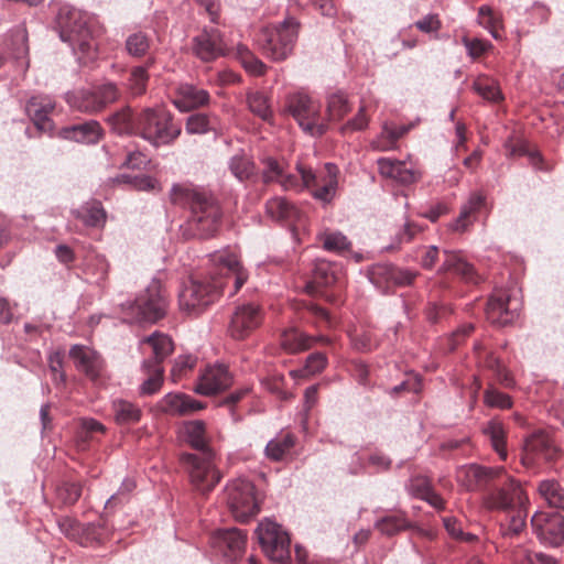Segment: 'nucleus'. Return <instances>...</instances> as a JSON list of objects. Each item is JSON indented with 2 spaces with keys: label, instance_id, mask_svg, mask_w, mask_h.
Masks as SVG:
<instances>
[{
  "label": "nucleus",
  "instance_id": "c85d7f7f",
  "mask_svg": "<svg viewBox=\"0 0 564 564\" xmlns=\"http://www.w3.org/2000/svg\"><path fill=\"white\" fill-rule=\"evenodd\" d=\"M467 478V489L476 490L487 486L491 480L500 478L506 474L503 467H486L471 464L465 466L462 470Z\"/></svg>",
  "mask_w": 564,
  "mask_h": 564
},
{
  "label": "nucleus",
  "instance_id": "680f3d73",
  "mask_svg": "<svg viewBox=\"0 0 564 564\" xmlns=\"http://www.w3.org/2000/svg\"><path fill=\"white\" fill-rule=\"evenodd\" d=\"M57 492L64 503L74 505L82 496V485L75 481H67L58 488Z\"/></svg>",
  "mask_w": 564,
  "mask_h": 564
},
{
  "label": "nucleus",
  "instance_id": "423d86ee",
  "mask_svg": "<svg viewBox=\"0 0 564 564\" xmlns=\"http://www.w3.org/2000/svg\"><path fill=\"white\" fill-rule=\"evenodd\" d=\"M319 101L307 94L296 91L285 98L284 111L291 115L300 128L311 137H322L327 131Z\"/></svg>",
  "mask_w": 564,
  "mask_h": 564
},
{
  "label": "nucleus",
  "instance_id": "37998d69",
  "mask_svg": "<svg viewBox=\"0 0 564 564\" xmlns=\"http://www.w3.org/2000/svg\"><path fill=\"white\" fill-rule=\"evenodd\" d=\"M410 126L393 127L384 123L381 133L371 142V147L378 151H388L395 147L397 141L403 137Z\"/></svg>",
  "mask_w": 564,
  "mask_h": 564
},
{
  "label": "nucleus",
  "instance_id": "f03ea898",
  "mask_svg": "<svg viewBox=\"0 0 564 564\" xmlns=\"http://www.w3.org/2000/svg\"><path fill=\"white\" fill-rule=\"evenodd\" d=\"M171 199L174 204L189 208L187 226L194 237L207 239L217 232L223 214L217 199L210 193L196 187L174 185Z\"/></svg>",
  "mask_w": 564,
  "mask_h": 564
},
{
  "label": "nucleus",
  "instance_id": "4be33fe9",
  "mask_svg": "<svg viewBox=\"0 0 564 564\" xmlns=\"http://www.w3.org/2000/svg\"><path fill=\"white\" fill-rule=\"evenodd\" d=\"M161 413L171 416L189 415L206 408L202 401L182 392L166 393L156 404Z\"/></svg>",
  "mask_w": 564,
  "mask_h": 564
},
{
  "label": "nucleus",
  "instance_id": "4468645a",
  "mask_svg": "<svg viewBox=\"0 0 564 564\" xmlns=\"http://www.w3.org/2000/svg\"><path fill=\"white\" fill-rule=\"evenodd\" d=\"M247 534L237 528L220 529L212 536V545L216 553L228 562L240 560L245 553Z\"/></svg>",
  "mask_w": 564,
  "mask_h": 564
},
{
  "label": "nucleus",
  "instance_id": "c9c22d12",
  "mask_svg": "<svg viewBox=\"0 0 564 564\" xmlns=\"http://www.w3.org/2000/svg\"><path fill=\"white\" fill-rule=\"evenodd\" d=\"M317 340L328 341L322 336L312 337L297 328H290L282 333L280 343L284 350L296 354L311 348Z\"/></svg>",
  "mask_w": 564,
  "mask_h": 564
},
{
  "label": "nucleus",
  "instance_id": "1a4fd4ad",
  "mask_svg": "<svg viewBox=\"0 0 564 564\" xmlns=\"http://www.w3.org/2000/svg\"><path fill=\"white\" fill-rule=\"evenodd\" d=\"M225 499L232 517L247 522L260 511L254 485L246 478H236L225 487Z\"/></svg>",
  "mask_w": 564,
  "mask_h": 564
},
{
  "label": "nucleus",
  "instance_id": "774afa93",
  "mask_svg": "<svg viewBox=\"0 0 564 564\" xmlns=\"http://www.w3.org/2000/svg\"><path fill=\"white\" fill-rule=\"evenodd\" d=\"M369 119L366 116V108L361 106L357 112V115L348 120L341 128V133H346L348 131H360L368 127Z\"/></svg>",
  "mask_w": 564,
  "mask_h": 564
},
{
  "label": "nucleus",
  "instance_id": "f3484780",
  "mask_svg": "<svg viewBox=\"0 0 564 564\" xmlns=\"http://www.w3.org/2000/svg\"><path fill=\"white\" fill-rule=\"evenodd\" d=\"M192 50L203 62H212L223 56L227 47L221 32L216 28H205L192 41Z\"/></svg>",
  "mask_w": 564,
  "mask_h": 564
},
{
  "label": "nucleus",
  "instance_id": "6e6d98bb",
  "mask_svg": "<svg viewBox=\"0 0 564 564\" xmlns=\"http://www.w3.org/2000/svg\"><path fill=\"white\" fill-rule=\"evenodd\" d=\"M349 111L350 105L344 93L338 91L328 96L327 113L329 120H339Z\"/></svg>",
  "mask_w": 564,
  "mask_h": 564
},
{
  "label": "nucleus",
  "instance_id": "bb28decb",
  "mask_svg": "<svg viewBox=\"0 0 564 564\" xmlns=\"http://www.w3.org/2000/svg\"><path fill=\"white\" fill-rule=\"evenodd\" d=\"M445 260L438 269L440 273L453 272L466 282L477 283L479 276L471 263L466 261L459 251L444 250Z\"/></svg>",
  "mask_w": 564,
  "mask_h": 564
},
{
  "label": "nucleus",
  "instance_id": "7c9ffc66",
  "mask_svg": "<svg viewBox=\"0 0 564 564\" xmlns=\"http://www.w3.org/2000/svg\"><path fill=\"white\" fill-rule=\"evenodd\" d=\"M267 214L274 220L294 225L302 218L300 209L284 197H273L265 204Z\"/></svg>",
  "mask_w": 564,
  "mask_h": 564
},
{
  "label": "nucleus",
  "instance_id": "f704fd0d",
  "mask_svg": "<svg viewBox=\"0 0 564 564\" xmlns=\"http://www.w3.org/2000/svg\"><path fill=\"white\" fill-rule=\"evenodd\" d=\"M417 272L409 269L398 268L391 264L378 265L373 269L370 280L376 283L377 276H382L388 283L398 286L411 285L416 278Z\"/></svg>",
  "mask_w": 564,
  "mask_h": 564
},
{
  "label": "nucleus",
  "instance_id": "864d4df0",
  "mask_svg": "<svg viewBox=\"0 0 564 564\" xmlns=\"http://www.w3.org/2000/svg\"><path fill=\"white\" fill-rule=\"evenodd\" d=\"M485 367L492 371L495 379L505 388H513L516 381L510 372L505 368L501 361L494 355H488L485 360Z\"/></svg>",
  "mask_w": 564,
  "mask_h": 564
},
{
  "label": "nucleus",
  "instance_id": "b1692460",
  "mask_svg": "<svg viewBox=\"0 0 564 564\" xmlns=\"http://www.w3.org/2000/svg\"><path fill=\"white\" fill-rule=\"evenodd\" d=\"M209 100L210 96L207 90L193 84L184 83L177 86L173 104L178 110L187 112L208 105Z\"/></svg>",
  "mask_w": 564,
  "mask_h": 564
},
{
  "label": "nucleus",
  "instance_id": "a878e982",
  "mask_svg": "<svg viewBox=\"0 0 564 564\" xmlns=\"http://www.w3.org/2000/svg\"><path fill=\"white\" fill-rule=\"evenodd\" d=\"M62 139L85 144H96L101 135L102 129L96 120H88L82 123L67 126L58 131Z\"/></svg>",
  "mask_w": 564,
  "mask_h": 564
},
{
  "label": "nucleus",
  "instance_id": "20e7f679",
  "mask_svg": "<svg viewBox=\"0 0 564 564\" xmlns=\"http://www.w3.org/2000/svg\"><path fill=\"white\" fill-rule=\"evenodd\" d=\"M166 310V294L161 282L155 279L138 294L134 301L120 304L123 319L128 323H156L165 316Z\"/></svg>",
  "mask_w": 564,
  "mask_h": 564
},
{
  "label": "nucleus",
  "instance_id": "09e8293b",
  "mask_svg": "<svg viewBox=\"0 0 564 564\" xmlns=\"http://www.w3.org/2000/svg\"><path fill=\"white\" fill-rule=\"evenodd\" d=\"M151 63H148L145 66H135L131 69L127 88L132 96H141L147 91V86L149 82L148 68Z\"/></svg>",
  "mask_w": 564,
  "mask_h": 564
},
{
  "label": "nucleus",
  "instance_id": "ea45409f",
  "mask_svg": "<svg viewBox=\"0 0 564 564\" xmlns=\"http://www.w3.org/2000/svg\"><path fill=\"white\" fill-rule=\"evenodd\" d=\"M77 219L82 220L87 227H102L106 223V210L98 200H90L85 203L78 209L74 210Z\"/></svg>",
  "mask_w": 564,
  "mask_h": 564
},
{
  "label": "nucleus",
  "instance_id": "e2e57ef3",
  "mask_svg": "<svg viewBox=\"0 0 564 564\" xmlns=\"http://www.w3.org/2000/svg\"><path fill=\"white\" fill-rule=\"evenodd\" d=\"M432 489L431 481L425 476H415L408 485L409 492L420 499H423Z\"/></svg>",
  "mask_w": 564,
  "mask_h": 564
},
{
  "label": "nucleus",
  "instance_id": "c756f323",
  "mask_svg": "<svg viewBox=\"0 0 564 564\" xmlns=\"http://www.w3.org/2000/svg\"><path fill=\"white\" fill-rule=\"evenodd\" d=\"M184 434L186 442L197 451L196 454L216 457V453L209 446L204 421L195 420L187 422L184 425Z\"/></svg>",
  "mask_w": 564,
  "mask_h": 564
},
{
  "label": "nucleus",
  "instance_id": "aec40b11",
  "mask_svg": "<svg viewBox=\"0 0 564 564\" xmlns=\"http://www.w3.org/2000/svg\"><path fill=\"white\" fill-rule=\"evenodd\" d=\"M68 355L76 369L91 381L96 382L102 377L106 364L101 355L95 349L85 345H73Z\"/></svg>",
  "mask_w": 564,
  "mask_h": 564
},
{
  "label": "nucleus",
  "instance_id": "e433bc0d",
  "mask_svg": "<svg viewBox=\"0 0 564 564\" xmlns=\"http://www.w3.org/2000/svg\"><path fill=\"white\" fill-rule=\"evenodd\" d=\"M111 410L115 422L118 425L137 424L143 416V411L137 403L124 399L113 400L111 403Z\"/></svg>",
  "mask_w": 564,
  "mask_h": 564
},
{
  "label": "nucleus",
  "instance_id": "8fccbe9b",
  "mask_svg": "<svg viewBox=\"0 0 564 564\" xmlns=\"http://www.w3.org/2000/svg\"><path fill=\"white\" fill-rule=\"evenodd\" d=\"M376 528L383 534L394 535L409 528V521L401 512L386 516L376 522Z\"/></svg>",
  "mask_w": 564,
  "mask_h": 564
},
{
  "label": "nucleus",
  "instance_id": "412c9836",
  "mask_svg": "<svg viewBox=\"0 0 564 564\" xmlns=\"http://www.w3.org/2000/svg\"><path fill=\"white\" fill-rule=\"evenodd\" d=\"M232 383V376L227 366L223 364H215L207 366L199 375L194 391L200 395L216 394Z\"/></svg>",
  "mask_w": 564,
  "mask_h": 564
},
{
  "label": "nucleus",
  "instance_id": "9b49d317",
  "mask_svg": "<svg viewBox=\"0 0 564 564\" xmlns=\"http://www.w3.org/2000/svg\"><path fill=\"white\" fill-rule=\"evenodd\" d=\"M120 97L118 86L112 82H106L93 89H79L66 94V102L74 109L95 113L105 109Z\"/></svg>",
  "mask_w": 564,
  "mask_h": 564
},
{
  "label": "nucleus",
  "instance_id": "393cba45",
  "mask_svg": "<svg viewBox=\"0 0 564 564\" xmlns=\"http://www.w3.org/2000/svg\"><path fill=\"white\" fill-rule=\"evenodd\" d=\"M315 176L317 177L316 184L306 188H312L311 193L315 199L324 204L330 203L336 195L338 186V167L334 163H326L324 174H315Z\"/></svg>",
  "mask_w": 564,
  "mask_h": 564
},
{
  "label": "nucleus",
  "instance_id": "49530a36",
  "mask_svg": "<svg viewBox=\"0 0 564 564\" xmlns=\"http://www.w3.org/2000/svg\"><path fill=\"white\" fill-rule=\"evenodd\" d=\"M539 492L551 507L564 509V488L557 480H542L539 484Z\"/></svg>",
  "mask_w": 564,
  "mask_h": 564
},
{
  "label": "nucleus",
  "instance_id": "2f4dec72",
  "mask_svg": "<svg viewBox=\"0 0 564 564\" xmlns=\"http://www.w3.org/2000/svg\"><path fill=\"white\" fill-rule=\"evenodd\" d=\"M338 267L326 260H317L314 264L312 280L306 283L305 289L314 294L317 288L329 286L337 280Z\"/></svg>",
  "mask_w": 564,
  "mask_h": 564
},
{
  "label": "nucleus",
  "instance_id": "4d7b16f0",
  "mask_svg": "<svg viewBox=\"0 0 564 564\" xmlns=\"http://www.w3.org/2000/svg\"><path fill=\"white\" fill-rule=\"evenodd\" d=\"M229 169L239 181H246L254 173L252 161L245 154L234 155L229 161Z\"/></svg>",
  "mask_w": 564,
  "mask_h": 564
},
{
  "label": "nucleus",
  "instance_id": "ddd939ff",
  "mask_svg": "<svg viewBox=\"0 0 564 564\" xmlns=\"http://www.w3.org/2000/svg\"><path fill=\"white\" fill-rule=\"evenodd\" d=\"M262 322L261 307L254 303H243L236 306L228 327L229 335L236 340L250 336Z\"/></svg>",
  "mask_w": 564,
  "mask_h": 564
},
{
  "label": "nucleus",
  "instance_id": "5701e85b",
  "mask_svg": "<svg viewBox=\"0 0 564 564\" xmlns=\"http://www.w3.org/2000/svg\"><path fill=\"white\" fill-rule=\"evenodd\" d=\"M487 196L482 191H474L460 206L458 216L448 225L455 232L467 231L477 220V214L487 208Z\"/></svg>",
  "mask_w": 564,
  "mask_h": 564
},
{
  "label": "nucleus",
  "instance_id": "39448f33",
  "mask_svg": "<svg viewBox=\"0 0 564 564\" xmlns=\"http://www.w3.org/2000/svg\"><path fill=\"white\" fill-rule=\"evenodd\" d=\"M181 131V124L163 107L144 108L139 112V135L156 148L172 144Z\"/></svg>",
  "mask_w": 564,
  "mask_h": 564
},
{
  "label": "nucleus",
  "instance_id": "de8ad7c7",
  "mask_svg": "<svg viewBox=\"0 0 564 564\" xmlns=\"http://www.w3.org/2000/svg\"><path fill=\"white\" fill-rule=\"evenodd\" d=\"M473 89L486 100L497 102L502 99L498 83L487 75L477 76L473 83Z\"/></svg>",
  "mask_w": 564,
  "mask_h": 564
},
{
  "label": "nucleus",
  "instance_id": "f257e3e1",
  "mask_svg": "<svg viewBox=\"0 0 564 564\" xmlns=\"http://www.w3.org/2000/svg\"><path fill=\"white\" fill-rule=\"evenodd\" d=\"M212 268L204 279H189L178 293L183 312L198 315L214 304L220 295L234 296L247 282L249 274L236 251L217 250L208 256Z\"/></svg>",
  "mask_w": 564,
  "mask_h": 564
},
{
  "label": "nucleus",
  "instance_id": "a18cd8bd",
  "mask_svg": "<svg viewBox=\"0 0 564 564\" xmlns=\"http://www.w3.org/2000/svg\"><path fill=\"white\" fill-rule=\"evenodd\" d=\"M324 250L337 254L350 250L351 241L340 231L325 230L317 235Z\"/></svg>",
  "mask_w": 564,
  "mask_h": 564
},
{
  "label": "nucleus",
  "instance_id": "9d476101",
  "mask_svg": "<svg viewBox=\"0 0 564 564\" xmlns=\"http://www.w3.org/2000/svg\"><path fill=\"white\" fill-rule=\"evenodd\" d=\"M256 534L265 556L278 564L291 561V539L283 527L265 519L257 527Z\"/></svg>",
  "mask_w": 564,
  "mask_h": 564
},
{
  "label": "nucleus",
  "instance_id": "f8f14e48",
  "mask_svg": "<svg viewBox=\"0 0 564 564\" xmlns=\"http://www.w3.org/2000/svg\"><path fill=\"white\" fill-rule=\"evenodd\" d=\"M181 460L188 470L192 485L202 495L209 494L221 479V474L214 463L215 457L184 453Z\"/></svg>",
  "mask_w": 564,
  "mask_h": 564
},
{
  "label": "nucleus",
  "instance_id": "473e14b6",
  "mask_svg": "<svg viewBox=\"0 0 564 564\" xmlns=\"http://www.w3.org/2000/svg\"><path fill=\"white\" fill-rule=\"evenodd\" d=\"M382 176L392 178L401 184H411L416 180V174L408 167L405 162L381 158L377 161Z\"/></svg>",
  "mask_w": 564,
  "mask_h": 564
},
{
  "label": "nucleus",
  "instance_id": "13d9d810",
  "mask_svg": "<svg viewBox=\"0 0 564 564\" xmlns=\"http://www.w3.org/2000/svg\"><path fill=\"white\" fill-rule=\"evenodd\" d=\"M327 364V358L323 352H313L311 354L305 361V366L300 370H292L291 375L294 378L304 377L308 375H315L322 371Z\"/></svg>",
  "mask_w": 564,
  "mask_h": 564
},
{
  "label": "nucleus",
  "instance_id": "58836bf2",
  "mask_svg": "<svg viewBox=\"0 0 564 564\" xmlns=\"http://www.w3.org/2000/svg\"><path fill=\"white\" fill-rule=\"evenodd\" d=\"M108 122L118 134H139V112L133 113L130 107L111 115Z\"/></svg>",
  "mask_w": 564,
  "mask_h": 564
},
{
  "label": "nucleus",
  "instance_id": "6e6552de",
  "mask_svg": "<svg viewBox=\"0 0 564 564\" xmlns=\"http://www.w3.org/2000/svg\"><path fill=\"white\" fill-rule=\"evenodd\" d=\"M261 164L263 183H278L284 191L301 192L317 182L313 170L301 164L296 166L297 174L285 173L284 163L272 156H263Z\"/></svg>",
  "mask_w": 564,
  "mask_h": 564
},
{
  "label": "nucleus",
  "instance_id": "052dcab7",
  "mask_svg": "<svg viewBox=\"0 0 564 564\" xmlns=\"http://www.w3.org/2000/svg\"><path fill=\"white\" fill-rule=\"evenodd\" d=\"M212 129L209 118L205 113L191 115L185 124L188 134H205Z\"/></svg>",
  "mask_w": 564,
  "mask_h": 564
},
{
  "label": "nucleus",
  "instance_id": "72a5a7b5",
  "mask_svg": "<svg viewBox=\"0 0 564 564\" xmlns=\"http://www.w3.org/2000/svg\"><path fill=\"white\" fill-rule=\"evenodd\" d=\"M481 432L489 440L499 458L506 460L508 457L507 430L503 423L498 419H491L482 425Z\"/></svg>",
  "mask_w": 564,
  "mask_h": 564
},
{
  "label": "nucleus",
  "instance_id": "7ed1b4c3",
  "mask_svg": "<svg viewBox=\"0 0 564 564\" xmlns=\"http://www.w3.org/2000/svg\"><path fill=\"white\" fill-rule=\"evenodd\" d=\"M56 28L59 39L67 43L75 54L83 57L96 56V41L89 26V18L86 13L63 6L56 17Z\"/></svg>",
  "mask_w": 564,
  "mask_h": 564
},
{
  "label": "nucleus",
  "instance_id": "c03bdc74",
  "mask_svg": "<svg viewBox=\"0 0 564 564\" xmlns=\"http://www.w3.org/2000/svg\"><path fill=\"white\" fill-rule=\"evenodd\" d=\"M506 513V520L500 523V534L505 538L519 535L525 527L527 513L524 506H518Z\"/></svg>",
  "mask_w": 564,
  "mask_h": 564
},
{
  "label": "nucleus",
  "instance_id": "69168bd1",
  "mask_svg": "<svg viewBox=\"0 0 564 564\" xmlns=\"http://www.w3.org/2000/svg\"><path fill=\"white\" fill-rule=\"evenodd\" d=\"M462 42L467 51V54L471 58H477V57L481 56L485 52H487L491 47L490 42L484 41L480 39H476V37L469 39L467 36H464L462 39Z\"/></svg>",
  "mask_w": 564,
  "mask_h": 564
},
{
  "label": "nucleus",
  "instance_id": "79ce46f5",
  "mask_svg": "<svg viewBox=\"0 0 564 564\" xmlns=\"http://www.w3.org/2000/svg\"><path fill=\"white\" fill-rule=\"evenodd\" d=\"M142 370L148 375V378L140 386V394L151 395L158 392L163 383L162 365L152 364L151 359H145L142 362Z\"/></svg>",
  "mask_w": 564,
  "mask_h": 564
},
{
  "label": "nucleus",
  "instance_id": "3c124183",
  "mask_svg": "<svg viewBox=\"0 0 564 564\" xmlns=\"http://www.w3.org/2000/svg\"><path fill=\"white\" fill-rule=\"evenodd\" d=\"M150 37L143 31H135L126 40V51L132 57H143L150 48Z\"/></svg>",
  "mask_w": 564,
  "mask_h": 564
},
{
  "label": "nucleus",
  "instance_id": "a19ab883",
  "mask_svg": "<svg viewBox=\"0 0 564 564\" xmlns=\"http://www.w3.org/2000/svg\"><path fill=\"white\" fill-rule=\"evenodd\" d=\"M108 269L109 265L104 256L96 254L87 258L83 268L85 281L90 284L100 285L107 279Z\"/></svg>",
  "mask_w": 564,
  "mask_h": 564
},
{
  "label": "nucleus",
  "instance_id": "a211bd4d",
  "mask_svg": "<svg viewBox=\"0 0 564 564\" xmlns=\"http://www.w3.org/2000/svg\"><path fill=\"white\" fill-rule=\"evenodd\" d=\"M557 447L552 440L542 431H538L528 436L522 448L521 463L527 466H533L538 458L552 462L557 456Z\"/></svg>",
  "mask_w": 564,
  "mask_h": 564
},
{
  "label": "nucleus",
  "instance_id": "cd10ccee",
  "mask_svg": "<svg viewBox=\"0 0 564 564\" xmlns=\"http://www.w3.org/2000/svg\"><path fill=\"white\" fill-rule=\"evenodd\" d=\"M55 104L48 97L34 96L30 98L25 110L34 122L35 127L41 131H50L52 121L48 118L50 112L54 109Z\"/></svg>",
  "mask_w": 564,
  "mask_h": 564
},
{
  "label": "nucleus",
  "instance_id": "bf43d9fd",
  "mask_svg": "<svg viewBox=\"0 0 564 564\" xmlns=\"http://www.w3.org/2000/svg\"><path fill=\"white\" fill-rule=\"evenodd\" d=\"M484 403L489 408H497L501 410L510 409L512 400L507 393L497 390L494 384H488L484 393Z\"/></svg>",
  "mask_w": 564,
  "mask_h": 564
},
{
  "label": "nucleus",
  "instance_id": "0e129e2a",
  "mask_svg": "<svg viewBox=\"0 0 564 564\" xmlns=\"http://www.w3.org/2000/svg\"><path fill=\"white\" fill-rule=\"evenodd\" d=\"M197 358L192 355L178 356L174 360L172 368V377L174 381H177L184 373L192 370L196 365Z\"/></svg>",
  "mask_w": 564,
  "mask_h": 564
},
{
  "label": "nucleus",
  "instance_id": "dca6fc26",
  "mask_svg": "<svg viewBox=\"0 0 564 564\" xmlns=\"http://www.w3.org/2000/svg\"><path fill=\"white\" fill-rule=\"evenodd\" d=\"M531 524L543 543L560 546L564 542V517L558 512H535Z\"/></svg>",
  "mask_w": 564,
  "mask_h": 564
},
{
  "label": "nucleus",
  "instance_id": "0eeeda50",
  "mask_svg": "<svg viewBox=\"0 0 564 564\" xmlns=\"http://www.w3.org/2000/svg\"><path fill=\"white\" fill-rule=\"evenodd\" d=\"M299 31L300 22L294 17H286L276 26L263 29L258 42L265 56L283 61L292 53Z\"/></svg>",
  "mask_w": 564,
  "mask_h": 564
},
{
  "label": "nucleus",
  "instance_id": "6ab92c4d",
  "mask_svg": "<svg viewBox=\"0 0 564 564\" xmlns=\"http://www.w3.org/2000/svg\"><path fill=\"white\" fill-rule=\"evenodd\" d=\"M518 311L519 302L508 291L500 290L488 300L486 315L490 323L505 326L518 317Z\"/></svg>",
  "mask_w": 564,
  "mask_h": 564
},
{
  "label": "nucleus",
  "instance_id": "4c0bfd02",
  "mask_svg": "<svg viewBox=\"0 0 564 564\" xmlns=\"http://www.w3.org/2000/svg\"><path fill=\"white\" fill-rule=\"evenodd\" d=\"M141 345L147 344L152 349V356L149 358L152 364L161 365L173 351L174 346L171 337L166 334L154 332L141 339Z\"/></svg>",
  "mask_w": 564,
  "mask_h": 564
},
{
  "label": "nucleus",
  "instance_id": "338daca9",
  "mask_svg": "<svg viewBox=\"0 0 564 564\" xmlns=\"http://www.w3.org/2000/svg\"><path fill=\"white\" fill-rule=\"evenodd\" d=\"M414 26L423 33H437L442 28V22L437 14L430 13L414 22Z\"/></svg>",
  "mask_w": 564,
  "mask_h": 564
},
{
  "label": "nucleus",
  "instance_id": "603ef678",
  "mask_svg": "<svg viewBox=\"0 0 564 564\" xmlns=\"http://www.w3.org/2000/svg\"><path fill=\"white\" fill-rule=\"evenodd\" d=\"M295 444V437L288 433L280 438L271 440L265 446V454L272 460H281Z\"/></svg>",
  "mask_w": 564,
  "mask_h": 564
},
{
  "label": "nucleus",
  "instance_id": "2eb2a0df",
  "mask_svg": "<svg viewBox=\"0 0 564 564\" xmlns=\"http://www.w3.org/2000/svg\"><path fill=\"white\" fill-rule=\"evenodd\" d=\"M524 492L518 481L508 477L506 485L494 488L485 497V505L490 510L510 511L525 503Z\"/></svg>",
  "mask_w": 564,
  "mask_h": 564
},
{
  "label": "nucleus",
  "instance_id": "5fc2aeb1",
  "mask_svg": "<svg viewBox=\"0 0 564 564\" xmlns=\"http://www.w3.org/2000/svg\"><path fill=\"white\" fill-rule=\"evenodd\" d=\"M247 102L250 111L263 120L272 117V110L268 97L261 91L249 93Z\"/></svg>",
  "mask_w": 564,
  "mask_h": 564
}]
</instances>
